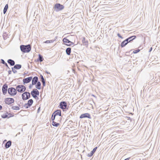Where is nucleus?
Masks as SVG:
<instances>
[{
    "mask_svg": "<svg viewBox=\"0 0 160 160\" xmlns=\"http://www.w3.org/2000/svg\"><path fill=\"white\" fill-rule=\"evenodd\" d=\"M61 116V112L60 110H58L56 111L52 114L51 118V119L52 120H55V118L58 119V120L56 121L57 122H60L61 118L60 116Z\"/></svg>",
    "mask_w": 160,
    "mask_h": 160,
    "instance_id": "nucleus-1",
    "label": "nucleus"
},
{
    "mask_svg": "<svg viewBox=\"0 0 160 160\" xmlns=\"http://www.w3.org/2000/svg\"><path fill=\"white\" fill-rule=\"evenodd\" d=\"M136 38V37L135 36H132L127 38L122 42L121 45V47H123L125 46L128 42L135 39Z\"/></svg>",
    "mask_w": 160,
    "mask_h": 160,
    "instance_id": "nucleus-2",
    "label": "nucleus"
},
{
    "mask_svg": "<svg viewBox=\"0 0 160 160\" xmlns=\"http://www.w3.org/2000/svg\"><path fill=\"white\" fill-rule=\"evenodd\" d=\"M20 49L21 51L23 52H28L31 50V48L30 45H21L20 46Z\"/></svg>",
    "mask_w": 160,
    "mask_h": 160,
    "instance_id": "nucleus-3",
    "label": "nucleus"
},
{
    "mask_svg": "<svg viewBox=\"0 0 160 160\" xmlns=\"http://www.w3.org/2000/svg\"><path fill=\"white\" fill-rule=\"evenodd\" d=\"M17 90L19 92L22 93L24 92L26 89L25 87L22 85H18L16 87Z\"/></svg>",
    "mask_w": 160,
    "mask_h": 160,
    "instance_id": "nucleus-4",
    "label": "nucleus"
},
{
    "mask_svg": "<svg viewBox=\"0 0 160 160\" xmlns=\"http://www.w3.org/2000/svg\"><path fill=\"white\" fill-rule=\"evenodd\" d=\"M4 102L6 104L9 105L13 103L14 100L13 98H7L4 99Z\"/></svg>",
    "mask_w": 160,
    "mask_h": 160,
    "instance_id": "nucleus-5",
    "label": "nucleus"
},
{
    "mask_svg": "<svg viewBox=\"0 0 160 160\" xmlns=\"http://www.w3.org/2000/svg\"><path fill=\"white\" fill-rule=\"evenodd\" d=\"M8 92L11 96H14L17 93L16 89L13 88H9L8 89Z\"/></svg>",
    "mask_w": 160,
    "mask_h": 160,
    "instance_id": "nucleus-6",
    "label": "nucleus"
},
{
    "mask_svg": "<svg viewBox=\"0 0 160 160\" xmlns=\"http://www.w3.org/2000/svg\"><path fill=\"white\" fill-rule=\"evenodd\" d=\"M39 92L37 89H34L31 92L32 96L36 99H38V96L39 95Z\"/></svg>",
    "mask_w": 160,
    "mask_h": 160,
    "instance_id": "nucleus-7",
    "label": "nucleus"
},
{
    "mask_svg": "<svg viewBox=\"0 0 160 160\" xmlns=\"http://www.w3.org/2000/svg\"><path fill=\"white\" fill-rule=\"evenodd\" d=\"M30 97V93L28 92H23L22 95V99L23 100H26L28 99Z\"/></svg>",
    "mask_w": 160,
    "mask_h": 160,
    "instance_id": "nucleus-8",
    "label": "nucleus"
},
{
    "mask_svg": "<svg viewBox=\"0 0 160 160\" xmlns=\"http://www.w3.org/2000/svg\"><path fill=\"white\" fill-rule=\"evenodd\" d=\"M63 42L64 44L67 46H71L73 45L74 43L73 42L70 41L68 39L66 38H64L63 39Z\"/></svg>",
    "mask_w": 160,
    "mask_h": 160,
    "instance_id": "nucleus-9",
    "label": "nucleus"
},
{
    "mask_svg": "<svg viewBox=\"0 0 160 160\" xmlns=\"http://www.w3.org/2000/svg\"><path fill=\"white\" fill-rule=\"evenodd\" d=\"M54 8L56 11H59L63 9L64 6L59 3H57L55 5Z\"/></svg>",
    "mask_w": 160,
    "mask_h": 160,
    "instance_id": "nucleus-10",
    "label": "nucleus"
},
{
    "mask_svg": "<svg viewBox=\"0 0 160 160\" xmlns=\"http://www.w3.org/2000/svg\"><path fill=\"white\" fill-rule=\"evenodd\" d=\"M33 101L32 99L29 100L26 103L25 105V106L26 108H28L31 107L33 103Z\"/></svg>",
    "mask_w": 160,
    "mask_h": 160,
    "instance_id": "nucleus-11",
    "label": "nucleus"
},
{
    "mask_svg": "<svg viewBox=\"0 0 160 160\" xmlns=\"http://www.w3.org/2000/svg\"><path fill=\"white\" fill-rule=\"evenodd\" d=\"M32 77H28L26 78L23 79V82L24 84L29 82L32 80Z\"/></svg>",
    "mask_w": 160,
    "mask_h": 160,
    "instance_id": "nucleus-12",
    "label": "nucleus"
},
{
    "mask_svg": "<svg viewBox=\"0 0 160 160\" xmlns=\"http://www.w3.org/2000/svg\"><path fill=\"white\" fill-rule=\"evenodd\" d=\"M60 106L61 109H65L67 106V103L64 102H61L60 103Z\"/></svg>",
    "mask_w": 160,
    "mask_h": 160,
    "instance_id": "nucleus-13",
    "label": "nucleus"
},
{
    "mask_svg": "<svg viewBox=\"0 0 160 160\" xmlns=\"http://www.w3.org/2000/svg\"><path fill=\"white\" fill-rule=\"evenodd\" d=\"M8 85L7 84H4L2 87V91L4 94H5L7 91Z\"/></svg>",
    "mask_w": 160,
    "mask_h": 160,
    "instance_id": "nucleus-14",
    "label": "nucleus"
},
{
    "mask_svg": "<svg viewBox=\"0 0 160 160\" xmlns=\"http://www.w3.org/2000/svg\"><path fill=\"white\" fill-rule=\"evenodd\" d=\"M90 118V115L89 113H86L81 114L80 117V118Z\"/></svg>",
    "mask_w": 160,
    "mask_h": 160,
    "instance_id": "nucleus-15",
    "label": "nucleus"
},
{
    "mask_svg": "<svg viewBox=\"0 0 160 160\" xmlns=\"http://www.w3.org/2000/svg\"><path fill=\"white\" fill-rule=\"evenodd\" d=\"M10 114L8 113L7 112H5L2 114V117L3 118H8L10 117Z\"/></svg>",
    "mask_w": 160,
    "mask_h": 160,
    "instance_id": "nucleus-16",
    "label": "nucleus"
},
{
    "mask_svg": "<svg viewBox=\"0 0 160 160\" xmlns=\"http://www.w3.org/2000/svg\"><path fill=\"white\" fill-rule=\"evenodd\" d=\"M38 80V78L37 77H34L32 79V85H34L36 84V82H37Z\"/></svg>",
    "mask_w": 160,
    "mask_h": 160,
    "instance_id": "nucleus-17",
    "label": "nucleus"
},
{
    "mask_svg": "<svg viewBox=\"0 0 160 160\" xmlns=\"http://www.w3.org/2000/svg\"><path fill=\"white\" fill-rule=\"evenodd\" d=\"M97 148V147H96L94 148L93 150L90 153V154H88V157H91L92 156L93 154L95 152Z\"/></svg>",
    "mask_w": 160,
    "mask_h": 160,
    "instance_id": "nucleus-18",
    "label": "nucleus"
},
{
    "mask_svg": "<svg viewBox=\"0 0 160 160\" xmlns=\"http://www.w3.org/2000/svg\"><path fill=\"white\" fill-rule=\"evenodd\" d=\"M82 42L83 45H88V42L87 40H86L85 37H83L82 40Z\"/></svg>",
    "mask_w": 160,
    "mask_h": 160,
    "instance_id": "nucleus-19",
    "label": "nucleus"
},
{
    "mask_svg": "<svg viewBox=\"0 0 160 160\" xmlns=\"http://www.w3.org/2000/svg\"><path fill=\"white\" fill-rule=\"evenodd\" d=\"M11 142L10 141H8L6 144L5 147L6 148H9L11 145Z\"/></svg>",
    "mask_w": 160,
    "mask_h": 160,
    "instance_id": "nucleus-20",
    "label": "nucleus"
},
{
    "mask_svg": "<svg viewBox=\"0 0 160 160\" xmlns=\"http://www.w3.org/2000/svg\"><path fill=\"white\" fill-rule=\"evenodd\" d=\"M52 125L55 127H57L60 125L59 123H58L54 121H53L52 122Z\"/></svg>",
    "mask_w": 160,
    "mask_h": 160,
    "instance_id": "nucleus-21",
    "label": "nucleus"
},
{
    "mask_svg": "<svg viewBox=\"0 0 160 160\" xmlns=\"http://www.w3.org/2000/svg\"><path fill=\"white\" fill-rule=\"evenodd\" d=\"M8 62L10 64L11 66H13L15 64V62L14 61L11 59H9L8 61Z\"/></svg>",
    "mask_w": 160,
    "mask_h": 160,
    "instance_id": "nucleus-22",
    "label": "nucleus"
},
{
    "mask_svg": "<svg viewBox=\"0 0 160 160\" xmlns=\"http://www.w3.org/2000/svg\"><path fill=\"white\" fill-rule=\"evenodd\" d=\"M11 108L14 110H19L20 109L19 107L18 106H13Z\"/></svg>",
    "mask_w": 160,
    "mask_h": 160,
    "instance_id": "nucleus-23",
    "label": "nucleus"
},
{
    "mask_svg": "<svg viewBox=\"0 0 160 160\" xmlns=\"http://www.w3.org/2000/svg\"><path fill=\"white\" fill-rule=\"evenodd\" d=\"M66 51V53L68 55H70L71 52V48H67Z\"/></svg>",
    "mask_w": 160,
    "mask_h": 160,
    "instance_id": "nucleus-24",
    "label": "nucleus"
},
{
    "mask_svg": "<svg viewBox=\"0 0 160 160\" xmlns=\"http://www.w3.org/2000/svg\"><path fill=\"white\" fill-rule=\"evenodd\" d=\"M41 82H38L36 85V88L38 89H41Z\"/></svg>",
    "mask_w": 160,
    "mask_h": 160,
    "instance_id": "nucleus-25",
    "label": "nucleus"
},
{
    "mask_svg": "<svg viewBox=\"0 0 160 160\" xmlns=\"http://www.w3.org/2000/svg\"><path fill=\"white\" fill-rule=\"evenodd\" d=\"M39 58L38 60L40 62H42L43 60V57L40 54L38 55Z\"/></svg>",
    "mask_w": 160,
    "mask_h": 160,
    "instance_id": "nucleus-26",
    "label": "nucleus"
},
{
    "mask_svg": "<svg viewBox=\"0 0 160 160\" xmlns=\"http://www.w3.org/2000/svg\"><path fill=\"white\" fill-rule=\"evenodd\" d=\"M21 68V65L19 64H17L15 65L14 68L16 69H19Z\"/></svg>",
    "mask_w": 160,
    "mask_h": 160,
    "instance_id": "nucleus-27",
    "label": "nucleus"
},
{
    "mask_svg": "<svg viewBox=\"0 0 160 160\" xmlns=\"http://www.w3.org/2000/svg\"><path fill=\"white\" fill-rule=\"evenodd\" d=\"M8 4H7L4 8V10H3V13L4 14H5L8 9Z\"/></svg>",
    "mask_w": 160,
    "mask_h": 160,
    "instance_id": "nucleus-28",
    "label": "nucleus"
},
{
    "mask_svg": "<svg viewBox=\"0 0 160 160\" xmlns=\"http://www.w3.org/2000/svg\"><path fill=\"white\" fill-rule=\"evenodd\" d=\"M53 42V41L52 40H47L44 42V43H51Z\"/></svg>",
    "mask_w": 160,
    "mask_h": 160,
    "instance_id": "nucleus-29",
    "label": "nucleus"
},
{
    "mask_svg": "<svg viewBox=\"0 0 160 160\" xmlns=\"http://www.w3.org/2000/svg\"><path fill=\"white\" fill-rule=\"evenodd\" d=\"M140 51V49H137V50H135L133 51V53H134V54L137 53L139 52Z\"/></svg>",
    "mask_w": 160,
    "mask_h": 160,
    "instance_id": "nucleus-30",
    "label": "nucleus"
},
{
    "mask_svg": "<svg viewBox=\"0 0 160 160\" xmlns=\"http://www.w3.org/2000/svg\"><path fill=\"white\" fill-rule=\"evenodd\" d=\"M42 79V82L43 83V86H44L45 84V81L44 79V78H42V79Z\"/></svg>",
    "mask_w": 160,
    "mask_h": 160,
    "instance_id": "nucleus-31",
    "label": "nucleus"
},
{
    "mask_svg": "<svg viewBox=\"0 0 160 160\" xmlns=\"http://www.w3.org/2000/svg\"><path fill=\"white\" fill-rule=\"evenodd\" d=\"M118 36L119 37H120V38H122V36H121V35L119 34V33H118Z\"/></svg>",
    "mask_w": 160,
    "mask_h": 160,
    "instance_id": "nucleus-32",
    "label": "nucleus"
},
{
    "mask_svg": "<svg viewBox=\"0 0 160 160\" xmlns=\"http://www.w3.org/2000/svg\"><path fill=\"white\" fill-rule=\"evenodd\" d=\"M2 63L3 64H4L5 63L4 61L3 60H2Z\"/></svg>",
    "mask_w": 160,
    "mask_h": 160,
    "instance_id": "nucleus-33",
    "label": "nucleus"
},
{
    "mask_svg": "<svg viewBox=\"0 0 160 160\" xmlns=\"http://www.w3.org/2000/svg\"><path fill=\"white\" fill-rule=\"evenodd\" d=\"M152 50V48L151 47L150 48L149 52H150Z\"/></svg>",
    "mask_w": 160,
    "mask_h": 160,
    "instance_id": "nucleus-34",
    "label": "nucleus"
},
{
    "mask_svg": "<svg viewBox=\"0 0 160 160\" xmlns=\"http://www.w3.org/2000/svg\"><path fill=\"white\" fill-rule=\"evenodd\" d=\"M130 158H128L126 159H125L124 160H129L130 159Z\"/></svg>",
    "mask_w": 160,
    "mask_h": 160,
    "instance_id": "nucleus-35",
    "label": "nucleus"
},
{
    "mask_svg": "<svg viewBox=\"0 0 160 160\" xmlns=\"http://www.w3.org/2000/svg\"><path fill=\"white\" fill-rule=\"evenodd\" d=\"M2 108V107L1 106V105H0V110H1Z\"/></svg>",
    "mask_w": 160,
    "mask_h": 160,
    "instance_id": "nucleus-36",
    "label": "nucleus"
},
{
    "mask_svg": "<svg viewBox=\"0 0 160 160\" xmlns=\"http://www.w3.org/2000/svg\"><path fill=\"white\" fill-rule=\"evenodd\" d=\"M40 76H41V79H42V78H44L43 76L42 75H41Z\"/></svg>",
    "mask_w": 160,
    "mask_h": 160,
    "instance_id": "nucleus-37",
    "label": "nucleus"
},
{
    "mask_svg": "<svg viewBox=\"0 0 160 160\" xmlns=\"http://www.w3.org/2000/svg\"><path fill=\"white\" fill-rule=\"evenodd\" d=\"M40 76H41V79H42V78H44L43 76L42 75H41Z\"/></svg>",
    "mask_w": 160,
    "mask_h": 160,
    "instance_id": "nucleus-38",
    "label": "nucleus"
},
{
    "mask_svg": "<svg viewBox=\"0 0 160 160\" xmlns=\"http://www.w3.org/2000/svg\"><path fill=\"white\" fill-rule=\"evenodd\" d=\"M133 38H132L131 39H129V40H128V41H129V40H131V39H132Z\"/></svg>",
    "mask_w": 160,
    "mask_h": 160,
    "instance_id": "nucleus-39",
    "label": "nucleus"
},
{
    "mask_svg": "<svg viewBox=\"0 0 160 160\" xmlns=\"http://www.w3.org/2000/svg\"><path fill=\"white\" fill-rule=\"evenodd\" d=\"M5 65L6 66H8V65L7 64V63H5Z\"/></svg>",
    "mask_w": 160,
    "mask_h": 160,
    "instance_id": "nucleus-40",
    "label": "nucleus"
},
{
    "mask_svg": "<svg viewBox=\"0 0 160 160\" xmlns=\"http://www.w3.org/2000/svg\"><path fill=\"white\" fill-rule=\"evenodd\" d=\"M6 141V140H5L4 141Z\"/></svg>",
    "mask_w": 160,
    "mask_h": 160,
    "instance_id": "nucleus-41",
    "label": "nucleus"
}]
</instances>
